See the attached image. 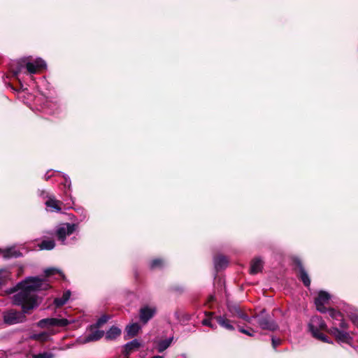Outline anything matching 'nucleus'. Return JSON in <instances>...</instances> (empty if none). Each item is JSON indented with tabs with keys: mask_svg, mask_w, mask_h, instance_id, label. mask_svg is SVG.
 Returning a JSON list of instances; mask_svg holds the SVG:
<instances>
[{
	"mask_svg": "<svg viewBox=\"0 0 358 358\" xmlns=\"http://www.w3.org/2000/svg\"><path fill=\"white\" fill-rule=\"evenodd\" d=\"M9 277V273L6 271H0V286L5 284Z\"/></svg>",
	"mask_w": 358,
	"mask_h": 358,
	"instance_id": "28",
	"label": "nucleus"
},
{
	"mask_svg": "<svg viewBox=\"0 0 358 358\" xmlns=\"http://www.w3.org/2000/svg\"><path fill=\"white\" fill-rule=\"evenodd\" d=\"M330 300V295L329 293L321 291L319 292L318 296L315 300V304L317 310L321 313H326L327 309L325 305L329 303Z\"/></svg>",
	"mask_w": 358,
	"mask_h": 358,
	"instance_id": "6",
	"label": "nucleus"
},
{
	"mask_svg": "<svg viewBox=\"0 0 358 358\" xmlns=\"http://www.w3.org/2000/svg\"><path fill=\"white\" fill-rule=\"evenodd\" d=\"M27 71L30 74H35L43 69L46 68V64L44 60L37 58L33 61L26 62Z\"/></svg>",
	"mask_w": 358,
	"mask_h": 358,
	"instance_id": "7",
	"label": "nucleus"
},
{
	"mask_svg": "<svg viewBox=\"0 0 358 358\" xmlns=\"http://www.w3.org/2000/svg\"><path fill=\"white\" fill-rule=\"evenodd\" d=\"M1 254L6 259L16 258L21 256V252L16 250L15 247H10L1 250Z\"/></svg>",
	"mask_w": 358,
	"mask_h": 358,
	"instance_id": "15",
	"label": "nucleus"
},
{
	"mask_svg": "<svg viewBox=\"0 0 358 358\" xmlns=\"http://www.w3.org/2000/svg\"><path fill=\"white\" fill-rule=\"evenodd\" d=\"M75 224L65 223L57 229V236L59 241L65 244V239L67 236L71 235L76 229Z\"/></svg>",
	"mask_w": 358,
	"mask_h": 358,
	"instance_id": "4",
	"label": "nucleus"
},
{
	"mask_svg": "<svg viewBox=\"0 0 358 358\" xmlns=\"http://www.w3.org/2000/svg\"><path fill=\"white\" fill-rule=\"evenodd\" d=\"M163 265V261L160 259H156L151 262L150 263V267L152 268H159L162 266Z\"/></svg>",
	"mask_w": 358,
	"mask_h": 358,
	"instance_id": "31",
	"label": "nucleus"
},
{
	"mask_svg": "<svg viewBox=\"0 0 358 358\" xmlns=\"http://www.w3.org/2000/svg\"><path fill=\"white\" fill-rule=\"evenodd\" d=\"M327 325L322 317L319 316H313L310 320L308 324V330L315 336L319 334L322 330H325Z\"/></svg>",
	"mask_w": 358,
	"mask_h": 358,
	"instance_id": "2",
	"label": "nucleus"
},
{
	"mask_svg": "<svg viewBox=\"0 0 358 358\" xmlns=\"http://www.w3.org/2000/svg\"><path fill=\"white\" fill-rule=\"evenodd\" d=\"M329 332L332 334L339 342L350 343L352 341V337L350 334L345 330H341L336 327H332Z\"/></svg>",
	"mask_w": 358,
	"mask_h": 358,
	"instance_id": "8",
	"label": "nucleus"
},
{
	"mask_svg": "<svg viewBox=\"0 0 358 358\" xmlns=\"http://www.w3.org/2000/svg\"><path fill=\"white\" fill-rule=\"evenodd\" d=\"M238 329L243 334H247V335H248L250 336H253V334L251 333L249 330L245 329H243L242 327H239Z\"/></svg>",
	"mask_w": 358,
	"mask_h": 358,
	"instance_id": "36",
	"label": "nucleus"
},
{
	"mask_svg": "<svg viewBox=\"0 0 358 358\" xmlns=\"http://www.w3.org/2000/svg\"><path fill=\"white\" fill-rule=\"evenodd\" d=\"M32 338L38 341H45L48 338V335L46 333H41V334H34L31 336Z\"/></svg>",
	"mask_w": 358,
	"mask_h": 358,
	"instance_id": "30",
	"label": "nucleus"
},
{
	"mask_svg": "<svg viewBox=\"0 0 358 358\" xmlns=\"http://www.w3.org/2000/svg\"><path fill=\"white\" fill-rule=\"evenodd\" d=\"M71 296V292L69 290L64 292L62 297L56 298L54 300V303L57 307H60L64 305L69 299Z\"/></svg>",
	"mask_w": 358,
	"mask_h": 358,
	"instance_id": "21",
	"label": "nucleus"
},
{
	"mask_svg": "<svg viewBox=\"0 0 358 358\" xmlns=\"http://www.w3.org/2000/svg\"><path fill=\"white\" fill-rule=\"evenodd\" d=\"M228 264V260L224 256H218L214 258V265L216 270L224 268Z\"/></svg>",
	"mask_w": 358,
	"mask_h": 358,
	"instance_id": "19",
	"label": "nucleus"
},
{
	"mask_svg": "<svg viewBox=\"0 0 358 358\" xmlns=\"http://www.w3.org/2000/svg\"><path fill=\"white\" fill-rule=\"evenodd\" d=\"M65 180H66V182H65L64 185L65 186L68 185V187H70V186H71V181H70L69 178H67L65 177Z\"/></svg>",
	"mask_w": 358,
	"mask_h": 358,
	"instance_id": "38",
	"label": "nucleus"
},
{
	"mask_svg": "<svg viewBox=\"0 0 358 358\" xmlns=\"http://www.w3.org/2000/svg\"><path fill=\"white\" fill-rule=\"evenodd\" d=\"M271 340H272V345L274 348H275L281 343V341L279 338H275L273 337Z\"/></svg>",
	"mask_w": 358,
	"mask_h": 358,
	"instance_id": "34",
	"label": "nucleus"
},
{
	"mask_svg": "<svg viewBox=\"0 0 358 358\" xmlns=\"http://www.w3.org/2000/svg\"><path fill=\"white\" fill-rule=\"evenodd\" d=\"M263 268V262L260 258H255L251 262L250 273L257 274L262 271Z\"/></svg>",
	"mask_w": 358,
	"mask_h": 358,
	"instance_id": "18",
	"label": "nucleus"
},
{
	"mask_svg": "<svg viewBox=\"0 0 358 358\" xmlns=\"http://www.w3.org/2000/svg\"><path fill=\"white\" fill-rule=\"evenodd\" d=\"M44 273H45V275L46 277H50L56 273H59L62 277L64 276L63 273L60 271H59L58 269H56L55 268H47L44 271Z\"/></svg>",
	"mask_w": 358,
	"mask_h": 358,
	"instance_id": "25",
	"label": "nucleus"
},
{
	"mask_svg": "<svg viewBox=\"0 0 358 358\" xmlns=\"http://www.w3.org/2000/svg\"><path fill=\"white\" fill-rule=\"evenodd\" d=\"M50 287L49 283L45 279L38 277H29L19 282L16 287L10 289V293L17 290L19 292L13 296V303L16 306H21L22 313L14 309L5 311L3 313V321L6 324L11 325L22 322L25 320V314L38 306L37 296L35 292L45 290Z\"/></svg>",
	"mask_w": 358,
	"mask_h": 358,
	"instance_id": "1",
	"label": "nucleus"
},
{
	"mask_svg": "<svg viewBox=\"0 0 358 358\" xmlns=\"http://www.w3.org/2000/svg\"><path fill=\"white\" fill-rule=\"evenodd\" d=\"M50 195L45 190H39L38 191V195L42 197L43 199H48V197H46V195Z\"/></svg>",
	"mask_w": 358,
	"mask_h": 358,
	"instance_id": "35",
	"label": "nucleus"
},
{
	"mask_svg": "<svg viewBox=\"0 0 358 358\" xmlns=\"http://www.w3.org/2000/svg\"><path fill=\"white\" fill-rule=\"evenodd\" d=\"M329 315L333 320L334 327H340L341 330H345L348 328V323L344 320L342 313L334 309L329 310Z\"/></svg>",
	"mask_w": 358,
	"mask_h": 358,
	"instance_id": "5",
	"label": "nucleus"
},
{
	"mask_svg": "<svg viewBox=\"0 0 358 358\" xmlns=\"http://www.w3.org/2000/svg\"><path fill=\"white\" fill-rule=\"evenodd\" d=\"M215 319L222 327L229 331H234L235 329L234 327L231 324V322L225 315L216 316Z\"/></svg>",
	"mask_w": 358,
	"mask_h": 358,
	"instance_id": "14",
	"label": "nucleus"
},
{
	"mask_svg": "<svg viewBox=\"0 0 358 358\" xmlns=\"http://www.w3.org/2000/svg\"><path fill=\"white\" fill-rule=\"evenodd\" d=\"M128 358V357H127Z\"/></svg>",
	"mask_w": 358,
	"mask_h": 358,
	"instance_id": "41",
	"label": "nucleus"
},
{
	"mask_svg": "<svg viewBox=\"0 0 358 358\" xmlns=\"http://www.w3.org/2000/svg\"><path fill=\"white\" fill-rule=\"evenodd\" d=\"M121 334V329L117 327L113 326L106 334V339L114 340Z\"/></svg>",
	"mask_w": 358,
	"mask_h": 358,
	"instance_id": "20",
	"label": "nucleus"
},
{
	"mask_svg": "<svg viewBox=\"0 0 358 358\" xmlns=\"http://www.w3.org/2000/svg\"><path fill=\"white\" fill-rule=\"evenodd\" d=\"M296 263L298 265V266L299 267V273H300L299 278H300V279L301 280V281L303 282V283L304 284V285L306 287H309L310 285V278H309L307 272L303 267V266L299 260L296 261Z\"/></svg>",
	"mask_w": 358,
	"mask_h": 358,
	"instance_id": "17",
	"label": "nucleus"
},
{
	"mask_svg": "<svg viewBox=\"0 0 358 358\" xmlns=\"http://www.w3.org/2000/svg\"><path fill=\"white\" fill-rule=\"evenodd\" d=\"M71 322V321L68 320L64 318H45L41 320L38 325L40 327L45 328L48 327H64L67 326Z\"/></svg>",
	"mask_w": 358,
	"mask_h": 358,
	"instance_id": "3",
	"label": "nucleus"
},
{
	"mask_svg": "<svg viewBox=\"0 0 358 358\" xmlns=\"http://www.w3.org/2000/svg\"><path fill=\"white\" fill-rule=\"evenodd\" d=\"M104 335V331L97 329L95 327H91V332L86 336L80 342L87 343L92 341H96L101 339Z\"/></svg>",
	"mask_w": 358,
	"mask_h": 358,
	"instance_id": "11",
	"label": "nucleus"
},
{
	"mask_svg": "<svg viewBox=\"0 0 358 358\" xmlns=\"http://www.w3.org/2000/svg\"><path fill=\"white\" fill-rule=\"evenodd\" d=\"M22 66L20 65L17 69V70L14 71V76L20 81V79L19 78L20 76V74L22 73Z\"/></svg>",
	"mask_w": 358,
	"mask_h": 358,
	"instance_id": "33",
	"label": "nucleus"
},
{
	"mask_svg": "<svg viewBox=\"0 0 358 358\" xmlns=\"http://www.w3.org/2000/svg\"><path fill=\"white\" fill-rule=\"evenodd\" d=\"M140 346L141 343L137 339H134L124 345L123 353L125 356H128L132 351L138 350Z\"/></svg>",
	"mask_w": 358,
	"mask_h": 358,
	"instance_id": "16",
	"label": "nucleus"
},
{
	"mask_svg": "<svg viewBox=\"0 0 358 358\" xmlns=\"http://www.w3.org/2000/svg\"><path fill=\"white\" fill-rule=\"evenodd\" d=\"M313 337L318 340H320L324 343H331V342L329 341V338L322 332H320L319 334H317V335H315Z\"/></svg>",
	"mask_w": 358,
	"mask_h": 358,
	"instance_id": "29",
	"label": "nucleus"
},
{
	"mask_svg": "<svg viewBox=\"0 0 358 358\" xmlns=\"http://www.w3.org/2000/svg\"><path fill=\"white\" fill-rule=\"evenodd\" d=\"M109 320V317L108 315H102L96 322L95 327L99 328L102 326L103 324L106 323Z\"/></svg>",
	"mask_w": 358,
	"mask_h": 358,
	"instance_id": "27",
	"label": "nucleus"
},
{
	"mask_svg": "<svg viewBox=\"0 0 358 358\" xmlns=\"http://www.w3.org/2000/svg\"><path fill=\"white\" fill-rule=\"evenodd\" d=\"M352 320L354 324H358V315H353L352 317Z\"/></svg>",
	"mask_w": 358,
	"mask_h": 358,
	"instance_id": "37",
	"label": "nucleus"
},
{
	"mask_svg": "<svg viewBox=\"0 0 358 358\" xmlns=\"http://www.w3.org/2000/svg\"><path fill=\"white\" fill-rule=\"evenodd\" d=\"M48 197L47 201L45 202V204L47 208H49L51 212H60L62 208L60 205L62 203L60 201L57 200L53 195H46Z\"/></svg>",
	"mask_w": 358,
	"mask_h": 358,
	"instance_id": "12",
	"label": "nucleus"
},
{
	"mask_svg": "<svg viewBox=\"0 0 358 358\" xmlns=\"http://www.w3.org/2000/svg\"><path fill=\"white\" fill-rule=\"evenodd\" d=\"M55 243L53 240H44L39 245L41 250H52L55 248Z\"/></svg>",
	"mask_w": 358,
	"mask_h": 358,
	"instance_id": "24",
	"label": "nucleus"
},
{
	"mask_svg": "<svg viewBox=\"0 0 358 358\" xmlns=\"http://www.w3.org/2000/svg\"><path fill=\"white\" fill-rule=\"evenodd\" d=\"M50 176L48 175V173H47L45 175V180H48L49 178H50Z\"/></svg>",
	"mask_w": 358,
	"mask_h": 358,
	"instance_id": "39",
	"label": "nucleus"
},
{
	"mask_svg": "<svg viewBox=\"0 0 358 358\" xmlns=\"http://www.w3.org/2000/svg\"><path fill=\"white\" fill-rule=\"evenodd\" d=\"M152 358H164V357L159 356V355H156V356L152 357Z\"/></svg>",
	"mask_w": 358,
	"mask_h": 358,
	"instance_id": "40",
	"label": "nucleus"
},
{
	"mask_svg": "<svg viewBox=\"0 0 358 358\" xmlns=\"http://www.w3.org/2000/svg\"><path fill=\"white\" fill-rule=\"evenodd\" d=\"M156 308L145 306L140 310V320L143 323H147L155 314Z\"/></svg>",
	"mask_w": 358,
	"mask_h": 358,
	"instance_id": "13",
	"label": "nucleus"
},
{
	"mask_svg": "<svg viewBox=\"0 0 358 358\" xmlns=\"http://www.w3.org/2000/svg\"><path fill=\"white\" fill-rule=\"evenodd\" d=\"M33 358H54L55 355L50 352H43L37 355H34Z\"/></svg>",
	"mask_w": 358,
	"mask_h": 358,
	"instance_id": "26",
	"label": "nucleus"
},
{
	"mask_svg": "<svg viewBox=\"0 0 358 358\" xmlns=\"http://www.w3.org/2000/svg\"><path fill=\"white\" fill-rule=\"evenodd\" d=\"M227 309L231 313L232 317H237L241 319H243V320L250 322L251 318L248 317L240 308V306L238 304H232V303H228L227 304Z\"/></svg>",
	"mask_w": 358,
	"mask_h": 358,
	"instance_id": "10",
	"label": "nucleus"
},
{
	"mask_svg": "<svg viewBox=\"0 0 358 358\" xmlns=\"http://www.w3.org/2000/svg\"><path fill=\"white\" fill-rule=\"evenodd\" d=\"M141 329V326L138 323H133L126 327V331L129 337L135 336Z\"/></svg>",
	"mask_w": 358,
	"mask_h": 358,
	"instance_id": "22",
	"label": "nucleus"
},
{
	"mask_svg": "<svg viewBox=\"0 0 358 358\" xmlns=\"http://www.w3.org/2000/svg\"><path fill=\"white\" fill-rule=\"evenodd\" d=\"M173 339V337H170L166 340L159 341L157 343V351L159 352H162L166 350L171 345Z\"/></svg>",
	"mask_w": 358,
	"mask_h": 358,
	"instance_id": "23",
	"label": "nucleus"
},
{
	"mask_svg": "<svg viewBox=\"0 0 358 358\" xmlns=\"http://www.w3.org/2000/svg\"><path fill=\"white\" fill-rule=\"evenodd\" d=\"M202 324L203 325L208 326V327H210V328H212L213 329H216V327H217L215 324L212 323L210 319H204L202 321Z\"/></svg>",
	"mask_w": 358,
	"mask_h": 358,
	"instance_id": "32",
	"label": "nucleus"
},
{
	"mask_svg": "<svg viewBox=\"0 0 358 358\" xmlns=\"http://www.w3.org/2000/svg\"><path fill=\"white\" fill-rule=\"evenodd\" d=\"M258 324L262 329L273 331L278 329L277 324L269 316L258 317Z\"/></svg>",
	"mask_w": 358,
	"mask_h": 358,
	"instance_id": "9",
	"label": "nucleus"
}]
</instances>
